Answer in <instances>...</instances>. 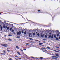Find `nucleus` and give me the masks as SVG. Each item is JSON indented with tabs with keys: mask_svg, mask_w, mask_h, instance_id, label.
Wrapping results in <instances>:
<instances>
[{
	"mask_svg": "<svg viewBox=\"0 0 60 60\" xmlns=\"http://www.w3.org/2000/svg\"><path fill=\"white\" fill-rule=\"evenodd\" d=\"M51 34V33H49V34Z\"/></svg>",
	"mask_w": 60,
	"mask_h": 60,
	"instance_id": "3c124183",
	"label": "nucleus"
},
{
	"mask_svg": "<svg viewBox=\"0 0 60 60\" xmlns=\"http://www.w3.org/2000/svg\"><path fill=\"white\" fill-rule=\"evenodd\" d=\"M11 29H12V28H10V31H11Z\"/></svg>",
	"mask_w": 60,
	"mask_h": 60,
	"instance_id": "5701e85b",
	"label": "nucleus"
},
{
	"mask_svg": "<svg viewBox=\"0 0 60 60\" xmlns=\"http://www.w3.org/2000/svg\"><path fill=\"white\" fill-rule=\"evenodd\" d=\"M56 55L57 56H58V54L55 53V56H56Z\"/></svg>",
	"mask_w": 60,
	"mask_h": 60,
	"instance_id": "39448f33",
	"label": "nucleus"
},
{
	"mask_svg": "<svg viewBox=\"0 0 60 60\" xmlns=\"http://www.w3.org/2000/svg\"><path fill=\"white\" fill-rule=\"evenodd\" d=\"M56 48H59V47H56Z\"/></svg>",
	"mask_w": 60,
	"mask_h": 60,
	"instance_id": "052dcab7",
	"label": "nucleus"
},
{
	"mask_svg": "<svg viewBox=\"0 0 60 60\" xmlns=\"http://www.w3.org/2000/svg\"><path fill=\"white\" fill-rule=\"evenodd\" d=\"M8 41H12V40H11V39L10 38L8 39Z\"/></svg>",
	"mask_w": 60,
	"mask_h": 60,
	"instance_id": "0eeeda50",
	"label": "nucleus"
},
{
	"mask_svg": "<svg viewBox=\"0 0 60 60\" xmlns=\"http://www.w3.org/2000/svg\"><path fill=\"white\" fill-rule=\"evenodd\" d=\"M26 45H29V43H26Z\"/></svg>",
	"mask_w": 60,
	"mask_h": 60,
	"instance_id": "c03bdc74",
	"label": "nucleus"
},
{
	"mask_svg": "<svg viewBox=\"0 0 60 60\" xmlns=\"http://www.w3.org/2000/svg\"><path fill=\"white\" fill-rule=\"evenodd\" d=\"M14 32V30H12V32Z\"/></svg>",
	"mask_w": 60,
	"mask_h": 60,
	"instance_id": "58836bf2",
	"label": "nucleus"
},
{
	"mask_svg": "<svg viewBox=\"0 0 60 60\" xmlns=\"http://www.w3.org/2000/svg\"><path fill=\"white\" fill-rule=\"evenodd\" d=\"M36 59H38V58L36 57Z\"/></svg>",
	"mask_w": 60,
	"mask_h": 60,
	"instance_id": "bf43d9fd",
	"label": "nucleus"
},
{
	"mask_svg": "<svg viewBox=\"0 0 60 60\" xmlns=\"http://www.w3.org/2000/svg\"><path fill=\"white\" fill-rule=\"evenodd\" d=\"M40 58L41 59H43V58H44L42 57H40Z\"/></svg>",
	"mask_w": 60,
	"mask_h": 60,
	"instance_id": "a211bd4d",
	"label": "nucleus"
},
{
	"mask_svg": "<svg viewBox=\"0 0 60 60\" xmlns=\"http://www.w3.org/2000/svg\"><path fill=\"white\" fill-rule=\"evenodd\" d=\"M38 41V40H36L35 41Z\"/></svg>",
	"mask_w": 60,
	"mask_h": 60,
	"instance_id": "603ef678",
	"label": "nucleus"
},
{
	"mask_svg": "<svg viewBox=\"0 0 60 60\" xmlns=\"http://www.w3.org/2000/svg\"><path fill=\"white\" fill-rule=\"evenodd\" d=\"M17 34L18 35H19H19H20L21 34V31L17 32Z\"/></svg>",
	"mask_w": 60,
	"mask_h": 60,
	"instance_id": "f03ea898",
	"label": "nucleus"
},
{
	"mask_svg": "<svg viewBox=\"0 0 60 60\" xmlns=\"http://www.w3.org/2000/svg\"><path fill=\"white\" fill-rule=\"evenodd\" d=\"M6 35H4V37H6Z\"/></svg>",
	"mask_w": 60,
	"mask_h": 60,
	"instance_id": "13d9d810",
	"label": "nucleus"
},
{
	"mask_svg": "<svg viewBox=\"0 0 60 60\" xmlns=\"http://www.w3.org/2000/svg\"><path fill=\"white\" fill-rule=\"evenodd\" d=\"M7 30H9V27H8L7 28Z\"/></svg>",
	"mask_w": 60,
	"mask_h": 60,
	"instance_id": "6ab92c4d",
	"label": "nucleus"
},
{
	"mask_svg": "<svg viewBox=\"0 0 60 60\" xmlns=\"http://www.w3.org/2000/svg\"><path fill=\"white\" fill-rule=\"evenodd\" d=\"M20 50H21V51H23V50H22V49H21Z\"/></svg>",
	"mask_w": 60,
	"mask_h": 60,
	"instance_id": "79ce46f5",
	"label": "nucleus"
},
{
	"mask_svg": "<svg viewBox=\"0 0 60 60\" xmlns=\"http://www.w3.org/2000/svg\"><path fill=\"white\" fill-rule=\"evenodd\" d=\"M19 59H20V60H21V59L20 58H19Z\"/></svg>",
	"mask_w": 60,
	"mask_h": 60,
	"instance_id": "4d7b16f0",
	"label": "nucleus"
},
{
	"mask_svg": "<svg viewBox=\"0 0 60 60\" xmlns=\"http://www.w3.org/2000/svg\"><path fill=\"white\" fill-rule=\"evenodd\" d=\"M51 37L52 38H53V36L52 35V36Z\"/></svg>",
	"mask_w": 60,
	"mask_h": 60,
	"instance_id": "473e14b6",
	"label": "nucleus"
},
{
	"mask_svg": "<svg viewBox=\"0 0 60 60\" xmlns=\"http://www.w3.org/2000/svg\"><path fill=\"white\" fill-rule=\"evenodd\" d=\"M30 42H32V41H31Z\"/></svg>",
	"mask_w": 60,
	"mask_h": 60,
	"instance_id": "69168bd1",
	"label": "nucleus"
},
{
	"mask_svg": "<svg viewBox=\"0 0 60 60\" xmlns=\"http://www.w3.org/2000/svg\"><path fill=\"white\" fill-rule=\"evenodd\" d=\"M44 50L45 51H47V50Z\"/></svg>",
	"mask_w": 60,
	"mask_h": 60,
	"instance_id": "6e6d98bb",
	"label": "nucleus"
},
{
	"mask_svg": "<svg viewBox=\"0 0 60 60\" xmlns=\"http://www.w3.org/2000/svg\"><path fill=\"white\" fill-rule=\"evenodd\" d=\"M1 45L3 47H7V45L6 44H1Z\"/></svg>",
	"mask_w": 60,
	"mask_h": 60,
	"instance_id": "f257e3e1",
	"label": "nucleus"
},
{
	"mask_svg": "<svg viewBox=\"0 0 60 60\" xmlns=\"http://www.w3.org/2000/svg\"><path fill=\"white\" fill-rule=\"evenodd\" d=\"M3 52H4V54H5V53H6V51L3 50Z\"/></svg>",
	"mask_w": 60,
	"mask_h": 60,
	"instance_id": "9d476101",
	"label": "nucleus"
},
{
	"mask_svg": "<svg viewBox=\"0 0 60 60\" xmlns=\"http://www.w3.org/2000/svg\"><path fill=\"white\" fill-rule=\"evenodd\" d=\"M43 43H46V42H45V41H43Z\"/></svg>",
	"mask_w": 60,
	"mask_h": 60,
	"instance_id": "ea45409f",
	"label": "nucleus"
},
{
	"mask_svg": "<svg viewBox=\"0 0 60 60\" xmlns=\"http://www.w3.org/2000/svg\"><path fill=\"white\" fill-rule=\"evenodd\" d=\"M1 14V12H0V14Z\"/></svg>",
	"mask_w": 60,
	"mask_h": 60,
	"instance_id": "774afa93",
	"label": "nucleus"
},
{
	"mask_svg": "<svg viewBox=\"0 0 60 60\" xmlns=\"http://www.w3.org/2000/svg\"><path fill=\"white\" fill-rule=\"evenodd\" d=\"M55 58H58V57H56V56H55Z\"/></svg>",
	"mask_w": 60,
	"mask_h": 60,
	"instance_id": "a18cd8bd",
	"label": "nucleus"
},
{
	"mask_svg": "<svg viewBox=\"0 0 60 60\" xmlns=\"http://www.w3.org/2000/svg\"><path fill=\"white\" fill-rule=\"evenodd\" d=\"M56 40H58V38H56Z\"/></svg>",
	"mask_w": 60,
	"mask_h": 60,
	"instance_id": "f704fd0d",
	"label": "nucleus"
},
{
	"mask_svg": "<svg viewBox=\"0 0 60 60\" xmlns=\"http://www.w3.org/2000/svg\"><path fill=\"white\" fill-rule=\"evenodd\" d=\"M0 55H5V53H1V54H0Z\"/></svg>",
	"mask_w": 60,
	"mask_h": 60,
	"instance_id": "6e6552de",
	"label": "nucleus"
},
{
	"mask_svg": "<svg viewBox=\"0 0 60 60\" xmlns=\"http://www.w3.org/2000/svg\"><path fill=\"white\" fill-rule=\"evenodd\" d=\"M29 39H30V40H32V38H29Z\"/></svg>",
	"mask_w": 60,
	"mask_h": 60,
	"instance_id": "4c0bfd02",
	"label": "nucleus"
},
{
	"mask_svg": "<svg viewBox=\"0 0 60 60\" xmlns=\"http://www.w3.org/2000/svg\"><path fill=\"white\" fill-rule=\"evenodd\" d=\"M15 56V57H18V56L17 55H16V56Z\"/></svg>",
	"mask_w": 60,
	"mask_h": 60,
	"instance_id": "e433bc0d",
	"label": "nucleus"
},
{
	"mask_svg": "<svg viewBox=\"0 0 60 60\" xmlns=\"http://www.w3.org/2000/svg\"><path fill=\"white\" fill-rule=\"evenodd\" d=\"M17 53L18 54V55H19V56H20V55H21V54L19 52H17Z\"/></svg>",
	"mask_w": 60,
	"mask_h": 60,
	"instance_id": "7ed1b4c3",
	"label": "nucleus"
},
{
	"mask_svg": "<svg viewBox=\"0 0 60 60\" xmlns=\"http://www.w3.org/2000/svg\"><path fill=\"white\" fill-rule=\"evenodd\" d=\"M1 25H0V27H1Z\"/></svg>",
	"mask_w": 60,
	"mask_h": 60,
	"instance_id": "0e129e2a",
	"label": "nucleus"
},
{
	"mask_svg": "<svg viewBox=\"0 0 60 60\" xmlns=\"http://www.w3.org/2000/svg\"><path fill=\"white\" fill-rule=\"evenodd\" d=\"M60 37L59 38V39H60Z\"/></svg>",
	"mask_w": 60,
	"mask_h": 60,
	"instance_id": "864d4df0",
	"label": "nucleus"
},
{
	"mask_svg": "<svg viewBox=\"0 0 60 60\" xmlns=\"http://www.w3.org/2000/svg\"><path fill=\"white\" fill-rule=\"evenodd\" d=\"M36 33L37 35H38V36H39V35H40V34H39V33L38 34H37V32H36Z\"/></svg>",
	"mask_w": 60,
	"mask_h": 60,
	"instance_id": "1a4fd4ad",
	"label": "nucleus"
},
{
	"mask_svg": "<svg viewBox=\"0 0 60 60\" xmlns=\"http://www.w3.org/2000/svg\"><path fill=\"white\" fill-rule=\"evenodd\" d=\"M39 42H40V41H39Z\"/></svg>",
	"mask_w": 60,
	"mask_h": 60,
	"instance_id": "338daca9",
	"label": "nucleus"
},
{
	"mask_svg": "<svg viewBox=\"0 0 60 60\" xmlns=\"http://www.w3.org/2000/svg\"><path fill=\"white\" fill-rule=\"evenodd\" d=\"M7 26H6V28H7Z\"/></svg>",
	"mask_w": 60,
	"mask_h": 60,
	"instance_id": "680f3d73",
	"label": "nucleus"
},
{
	"mask_svg": "<svg viewBox=\"0 0 60 60\" xmlns=\"http://www.w3.org/2000/svg\"><path fill=\"white\" fill-rule=\"evenodd\" d=\"M42 49H45V48H44L43 47L42 48Z\"/></svg>",
	"mask_w": 60,
	"mask_h": 60,
	"instance_id": "a19ab883",
	"label": "nucleus"
},
{
	"mask_svg": "<svg viewBox=\"0 0 60 60\" xmlns=\"http://www.w3.org/2000/svg\"><path fill=\"white\" fill-rule=\"evenodd\" d=\"M35 33H33V35H35Z\"/></svg>",
	"mask_w": 60,
	"mask_h": 60,
	"instance_id": "412c9836",
	"label": "nucleus"
},
{
	"mask_svg": "<svg viewBox=\"0 0 60 60\" xmlns=\"http://www.w3.org/2000/svg\"><path fill=\"white\" fill-rule=\"evenodd\" d=\"M0 23H1V22H2V20H0Z\"/></svg>",
	"mask_w": 60,
	"mask_h": 60,
	"instance_id": "09e8293b",
	"label": "nucleus"
},
{
	"mask_svg": "<svg viewBox=\"0 0 60 60\" xmlns=\"http://www.w3.org/2000/svg\"><path fill=\"white\" fill-rule=\"evenodd\" d=\"M55 56H52V58H55Z\"/></svg>",
	"mask_w": 60,
	"mask_h": 60,
	"instance_id": "a878e982",
	"label": "nucleus"
},
{
	"mask_svg": "<svg viewBox=\"0 0 60 60\" xmlns=\"http://www.w3.org/2000/svg\"><path fill=\"white\" fill-rule=\"evenodd\" d=\"M8 49H9V48H8L7 49V51H8V52H10V50H8Z\"/></svg>",
	"mask_w": 60,
	"mask_h": 60,
	"instance_id": "f8f14e48",
	"label": "nucleus"
},
{
	"mask_svg": "<svg viewBox=\"0 0 60 60\" xmlns=\"http://www.w3.org/2000/svg\"><path fill=\"white\" fill-rule=\"evenodd\" d=\"M56 31L57 32H58V34H60V33L59 32V31H58V30H56Z\"/></svg>",
	"mask_w": 60,
	"mask_h": 60,
	"instance_id": "dca6fc26",
	"label": "nucleus"
},
{
	"mask_svg": "<svg viewBox=\"0 0 60 60\" xmlns=\"http://www.w3.org/2000/svg\"><path fill=\"white\" fill-rule=\"evenodd\" d=\"M54 59H55V60H57V58H55Z\"/></svg>",
	"mask_w": 60,
	"mask_h": 60,
	"instance_id": "de8ad7c7",
	"label": "nucleus"
},
{
	"mask_svg": "<svg viewBox=\"0 0 60 60\" xmlns=\"http://www.w3.org/2000/svg\"><path fill=\"white\" fill-rule=\"evenodd\" d=\"M51 37V35H49V38H50Z\"/></svg>",
	"mask_w": 60,
	"mask_h": 60,
	"instance_id": "c756f323",
	"label": "nucleus"
},
{
	"mask_svg": "<svg viewBox=\"0 0 60 60\" xmlns=\"http://www.w3.org/2000/svg\"><path fill=\"white\" fill-rule=\"evenodd\" d=\"M16 49H19V46H16Z\"/></svg>",
	"mask_w": 60,
	"mask_h": 60,
	"instance_id": "20e7f679",
	"label": "nucleus"
},
{
	"mask_svg": "<svg viewBox=\"0 0 60 60\" xmlns=\"http://www.w3.org/2000/svg\"><path fill=\"white\" fill-rule=\"evenodd\" d=\"M52 54L53 55H54V54L53 53H52Z\"/></svg>",
	"mask_w": 60,
	"mask_h": 60,
	"instance_id": "e2e57ef3",
	"label": "nucleus"
},
{
	"mask_svg": "<svg viewBox=\"0 0 60 60\" xmlns=\"http://www.w3.org/2000/svg\"><path fill=\"white\" fill-rule=\"evenodd\" d=\"M12 58H9V60H12Z\"/></svg>",
	"mask_w": 60,
	"mask_h": 60,
	"instance_id": "7c9ffc66",
	"label": "nucleus"
},
{
	"mask_svg": "<svg viewBox=\"0 0 60 60\" xmlns=\"http://www.w3.org/2000/svg\"><path fill=\"white\" fill-rule=\"evenodd\" d=\"M47 49H50V48H49V47H47Z\"/></svg>",
	"mask_w": 60,
	"mask_h": 60,
	"instance_id": "bb28decb",
	"label": "nucleus"
},
{
	"mask_svg": "<svg viewBox=\"0 0 60 60\" xmlns=\"http://www.w3.org/2000/svg\"><path fill=\"white\" fill-rule=\"evenodd\" d=\"M44 35H45V34H43V35H41V37H44Z\"/></svg>",
	"mask_w": 60,
	"mask_h": 60,
	"instance_id": "423d86ee",
	"label": "nucleus"
},
{
	"mask_svg": "<svg viewBox=\"0 0 60 60\" xmlns=\"http://www.w3.org/2000/svg\"><path fill=\"white\" fill-rule=\"evenodd\" d=\"M24 34H26V31H25L24 32Z\"/></svg>",
	"mask_w": 60,
	"mask_h": 60,
	"instance_id": "2eb2a0df",
	"label": "nucleus"
},
{
	"mask_svg": "<svg viewBox=\"0 0 60 60\" xmlns=\"http://www.w3.org/2000/svg\"><path fill=\"white\" fill-rule=\"evenodd\" d=\"M0 28H1V30H2V26L1 27H0Z\"/></svg>",
	"mask_w": 60,
	"mask_h": 60,
	"instance_id": "2f4dec72",
	"label": "nucleus"
},
{
	"mask_svg": "<svg viewBox=\"0 0 60 60\" xmlns=\"http://www.w3.org/2000/svg\"><path fill=\"white\" fill-rule=\"evenodd\" d=\"M38 12H40V11H41V10H38Z\"/></svg>",
	"mask_w": 60,
	"mask_h": 60,
	"instance_id": "c85d7f7f",
	"label": "nucleus"
},
{
	"mask_svg": "<svg viewBox=\"0 0 60 60\" xmlns=\"http://www.w3.org/2000/svg\"><path fill=\"white\" fill-rule=\"evenodd\" d=\"M6 24H7L8 25V23H6Z\"/></svg>",
	"mask_w": 60,
	"mask_h": 60,
	"instance_id": "5fc2aeb1",
	"label": "nucleus"
},
{
	"mask_svg": "<svg viewBox=\"0 0 60 60\" xmlns=\"http://www.w3.org/2000/svg\"><path fill=\"white\" fill-rule=\"evenodd\" d=\"M22 34H24V30H22Z\"/></svg>",
	"mask_w": 60,
	"mask_h": 60,
	"instance_id": "4468645a",
	"label": "nucleus"
},
{
	"mask_svg": "<svg viewBox=\"0 0 60 60\" xmlns=\"http://www.w3.org/2000/svg\"><path fill=\"white\" fill-rule=\"evenodd\" d=\"M58 50V51H59V50H58V49H57L56 50Z\"/></svg>",
	"mask_w": 60,
	"mask_h": 60,
	"instance_id": "8fccbe9b",
	"label": "nucleus"
},
{
	"mask_svg": "<svg viewBox=\"0 0 60 60\" xmlns=\"http://www.w3.org/2000/svg\"><path fill=\"white\" fill-rule=\"evenodd\" d=\"M3 27L4 28H6V26H4Z\"/></svg>",
	"mask_w": 60,
	"mask_h": 60,
	"instance_id": "4be33fe9",
	"label": "nucleus"
},
{
	"mask_svg": "<svg viewBox=\"0 0 60 60\" xmlns=\"http://www.w3.org/2000/svg\"><path fill=\"white\" fill-rule=\"evenodd\" d=\"M11 26H13V24H11Z\"/></svg>",
	"mask_w": 60,
	"mask_h": 60,
	"instance_id": "49530a36",
	"label": "nucleus"
},
{
	"mask_svg": "<svg viewBox=\"0 0 60 60\" xmlns=\"http://www.w3.org/2000/svg\"><path fill=\"white\" fill-rule=\"evenodd\" d=\"M54 37L55 38H56V34H54Z\"/></svg>",
	"mask_w": 60,
	"mask_h": 60,
	"instance_id": "9b49d317",
	"label": "nucleus"
},
{
	"mask_svg": "<svg viewBox=\"0 0 60 60\" xmlns=\"http://www.w3.org/2000/svg\"><path fill=\"white\" fill-rule=\"evenodd\" d=\"M31 58H33V59L35 58L34 57H31Z\"/></svg>",
	"mask_w": 60,
	"mask_h": 60,
	"instance_id": "cd10ccee",
	"label": "nucleus"
},
{
	"mask_svg": "<svg viewBox=\"0 0 60 60\" xmlns=\"http://www.w3.org/2000/svg\"><path fill=\"white\" fill-rule=\"evenodd\" d=\"M12 35H11V34H9L8 35V36H12Z\"/></svg>",
	"mask_w": 60,
	"mask_h": 60,
	"instance_id": "aec40b11",
	"label": "nucleus"
},
{
	"mask_svg": "<svg viewBox=\"0 0 60 60\" xmlns=\"http://www.w3.org/2000/svg\"><path fill=\"white\" fill-rule=\"evenodd\" d=\"M54 51H55V52H59V51H57L56 50H54Z\"/></svg>",
	"mask_w": 60,
	"mask_h": 60,
	"instance_id": "ddd939ff",
	"label": "nucleus"
},
{
	"mask_svg": "<svg viewBox=\"0 0 60 60\" xmlns=\"http://www.w3.org/2000/svg\"><path fill=\"white\" fill-rule=\"evenodd\" d=\"M17 38H20V37L18 36Z\"/></svg>",
	"mask_w": 60,
	"mask_h": 60,
	"instance_id": "72a5a7b5",
	"label": "nucleus"
},
{
	"mask_svg": "<svg viewBox=\"0 0 60 60\" xmlns=\"http://www.w3.org/2000/svg\"><path fill=\"white\" fill-rule=\"evenodd\" d=\"M43 44V43H40L39 44V45H41L42 44Z\"/></svg>",
	"mask_w": 60,
	"mask_h": 60,
	"instance_id": "f3484780",
	"label": "nucleus"
},
{
	"mask_svg": "<svg viewBox=\"0 0 60 60\" xmlns=\"http://www.w3.org/2000/svg\"><path fill=\"white\" fill-rule=\"evenodd\" d=\"M59 34H57V37H58V36H59Z\"/></svg>",
	"mask_w": 60,
	"mask_h": 60,
	"instance_id": "393cba45",
	"label": "nucleus"
},
{
	"mask_svg": "<svg viewBox=\"0 0 60 60\" xmlns=\"http://www.w3.org/2000/svg\"><path fill=\"white\" fill-rule=\"evenodd\" d=\"M31 34H32V33H29V35L30 36V35H31Z\"/></svg>",
	"mask_w": 60,
	"mask_h": 60,
	"instance_id": "c9c22d12",
	"label": "nucleus"
},
{
	"mask_svg": "<svg viewBox=\"0 0 60 60\" xmlns=\"http://www.w3.org/2000/svg\"><path fill=\"white\" fill-rule=\"evenodd\" d=\"M45 37L46 38H47V36L46 35H45Z\"/></svg>",
	"mask_w": 60,
	"mask_h": 60,
	"instance_id": "b1692460",
	"label": "nucleus"
},
{
	"mask_svg": "<svg viewBox=\"0 0 60 60\" xmlns=\"http://www.w3.org/2000/svg\"><path fill=\"white\" fill-rule=\"evenodd\" d=\"M23 50H26V49H23Z\"/></svg>",
	"mask_w": 60,
	"mask_h": 60,
	"instance_id": "37998d69",
	"label": "nucleus"
}]
</instances>
